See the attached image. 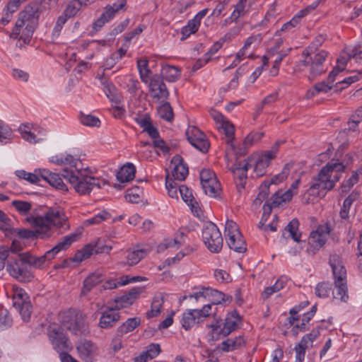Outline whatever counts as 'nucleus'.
Instances as JSON below:
<instances>
[{"mask_svg":"<svg viewBox=\"0 0 362 362\" xmlns=\"http://www.w3.org/2000/svg\"><path fill=\"white\" fill-rule=\"evenodd\" d=\"M52 160L57 165L69 164L76 168L75 170L64 168L62 175L80 195L90 194L94 187L100 189L107 185L105 180L86 174L88 168L84 170L78 168V160L71 155H67L64 158H59L57 156L53 157Z\"/></svg>","mask_w":362,"mask_h":362,"instance_id":"obj_1","label":"nucleus"},{"mask_svg":"<svg viewBox=\"0 0 362 362\" xmlns=\"http://www.w3.org/2000/svg\"><path fill=\"white\" fill-rule=\"evenodd\" d=\"M346 166L339 162L330 161L323 166L312 183L307 192L314 197H323L324 191L332 189L340 178Z\"/></svg>","mask_w":362,"mask_h":362,"instance_id":"obj_2","label":"nucleus"},{"mask_svg":"<svg viewBox=\"0 0 362 362\" xmlns=\"http://www.w3.org/2000/svg\"><path fill=\"white\" fill-rule=\"evenodd\" d=\"M25 221L30 226L40 227V233L47 238L52 235L51 226L64 230L70 228L69 218L64 210L59 207L49 208L44 216L28 215L25 217Z\"/></svg>","mask_w":362,"mask_h":362,"instance_id":"obj_3","label":"nucleus"},{"mask_svg":"<svg viewBox=\"0 0 362 362\" xmlns=\"http://www.w3.org/2000/svg\"><path fill=\"white\" fill-rule=\"evenodd\" d=\"M327 56L328 52L325 50H320L318 52L303 50L302 52L303 59L297 63L295 70L303 71L305 69L308 68L310 74L308 78L310 81H313L327 71L325 62Z\"/></svg>","mask_w":362,"mask_h":362,"instance_id":"obj_4","label":"nucleus"},{"mask_svg":"<svg viewBox=\"0 0 362 362\" xmlns=\"http://www.w3.org/2000/svg\"><path fill=\"white\" fill-rule=\"evenodd\" d=\"M329 260L332 269L336 289L333 293L334 298L340 300L341 302H346L349 299L346 285V270L339 255L336 254L331 255Z\"/></svg>","mask_w":362,"mask_h":362,"instance_id":"obj_5","label":"nucleus"},{"mask_svg":"<svg viewBox=\"0 0 362 362\" xmlns=\"http://www.w3.org/2000/svg\"><path fill=\"white\" fill-rule=\"evenodd\" d=\"M47 334L53 349L58 353L66 352L72 349L71 341L59 325L57 323L49 325L47 328Z\"/></svg>","mask_w":362,"mask_h":362,"instance_id":"obj_6","label":"nucleus"},{"mask_svg":"<svg viewBox=\"0 0 362 362\" xmlns=\"http://www.w3.org/2000/svg\"><path fill=\"white\" fill-rule=\"evenodd\" d=\"M202 238L206 247L214 253H218L223 245V239L218 227L212 222L204 224Z\"/></svg>","mask_w":362,"mask_h":362,"instance_id":"obj_7","label":"nucleus"},{"mask_svg":"<svg viewBox=\"0 0 362 362\" xmlns=\"http://www.w3.org/2000/svg\"><path fill=\"white\" fill-rule=\"evenodd\" d=\"M211 315V304H206L201 309H187L181 320L182 327L185 330H189L196 325L204 321Z\"/></svg>","mask_w":362,"mask_h":362,"instance_id":"obj_8","label":"nucleus"},{"mask_svg":"<svg viewBox=\"0 0 362 362\" xmlns=\"http://www.w3.org/2000/svg\"><path fill=\"white\" fill-rule=\"evenodd\" d=\"M226 243L230 250L237 252H245L247 250L246 243L235 222L228 220L225 227Z\"/></svg>","mask_w":362,"mask_h":362,"instance_id":"obj_9","label":"nucleus"},{"mask_svg":"<svg viewBox=\"0 0 362 362\" xmlns=\"http://www.w3.org/2000/svg\"><path fill=\"white\" fill-rule=\"evenodd\" d=\"M61 324L74 334H78L84 324L85 315L80 311L69 309L62 311L59 315Z\"/></svg>","mask_w":362,"mask_h":362,"instance_id":"obj_10","label":"nucleus"},{"mask_svg":"<svg viewBox=\"0 0 362 362\" xmlns=\"http://www.w3.org/2000/svg\"><path fill=\"white\" fill-rule=\"evenodd\" d=\"M281 143L280 141H276L270 150L266 151L257 158L250 157L252 159V163H254L251 168L254 167V172L257 177L264 175L266 168L269 165L271 160L276 158Z\"/></svg>","mask_w":362,"mask_h":362,"instance_id":"obj_11","label":"nucleus"},{"mask_svg":"<svg viewBox=\"0 0 362 362\" xmlns=\"http://www.w3.org/2000/svg\"><path fill=\"white\" fill-rule=\"evenodd\" d=\"M28 298L23 289L17 290L13 297V307L19 312L25 322L30 320L32 313V305Z\"/></svg>","mask_w":362,"mask_h":362,"instance_id":"obj_12","label":"nucleus"},{"mask_svg":"<svg viewBox=\"0 0 362 362\" xmlns=\"http://www.w3.org/2000/svg\"><path fill=\"white\" fill-rule=\"evenodd\" d=\"M252 159L250 158H247L243 160H236L230 168L234 175V180L239 192L245 188L247 180V171L251 168V165L254 164L253 163H252Z\"/></svg>","mask_w":362,"mask_h":362,"instance_id":"obj_13","label":"nucleus"},{"mask_svg":"<svg viewBox=\"0 0 362 362\" xmlns=\"http://www.w3.org/2000/svg\"><path fill=\"white\" fill-rule=\"evenodd\" d=\"M6 270L11 276L21 282H29L33 278V274L25 268L24 263L20 257L8 260Z\"/></svg>","mask_w":362,"mask_h":362,"instance_id":"obj_14","label":"nucleus"},{"mask_svg":"<svg viewBox=\"0 0 362 362\" xmlns=\"http://www.w3.org/2000/svg\"><path fill=\"white\" fill-rule=\"evenodd\" d=\"M151 96L156 101L167 100L169 91L160 76H153L148 83Z\"/></svg>","mask_w":362,"mask_h":362,"instance_id":"obj_15","label":"nucleus"},{"mask_svg":"<svg viewBox=\"0 0 362 362\" xmlns=\"http://www.w3.org/2000/svg\"><path fill=\"white\" fill-rule=\"evenodd\" d=\"M111 250V246H100L98 245L88 244L81 250H78L75 253L74 256L72 258H71V260L72 262H81L83 260L89 258L94 253H109Z\"/></svg>","mask_w":362,"mask_h":362,"instance_id":"obj_16","label":"nucleus"},{"mask_svg":"<svg viewBox=\"0 0 362 362\" xmlns=\"http://www.w3.org/2000/svg\"><path fill=\"white\" fill-rule=\"evenodd\" d=\"M78 356L85 362H93L98 355V346L90 341L81 340L76 345Z\"/></svg>","mask_w":362,"mask_h":362,"instance_id":"obj_17","label":"nucleus"},{"mask_svg":"<svg viewBox=\"0 0 362 362\" xmlns=\"http://www.w3.org/2000/svg\"><path fill=\"white\" fill-rule=\"evenodd\" d=\"M330 230L327 223L319 226L315 230L311 232L308 238L309 244L316 249L322 247L325 244Z\"/></svg>","mask_w":362,"mask_h":362,"instance_id":"obj_18","label":"nucleus"},{"mask_svg":"<svg viewBox=\"0 0 362 362\" xmlns=\"http://www.w3.org/2000/svg\"><path fill=\"white\" fill-rule=\"evenodd\" d=\"M43 15L42 8L37 4H28L19 13L18 20L21 23H35L42 20L40 16Z\"/></svg>","mask_w":362,"mask_h":362,"instance_id":"obj_19","label":"nucleus"},{"mask_svg":"<svg viewBox=\"0 0 362 362\" xmlns=\"http://www.w3.org/2000/svg\"><path fill=\"white\" fill-rule=\"evenodd\" d=\"M119 313L114 307L107 308L103 313L99 320V327L103 329L112 327L119 320Z\"/></svg>","mask_w":362,"mask_h":362,"instance_id":"obj_20","label":"nucleus"},{"mask_svg":"<svg viewBox=\"0 0 362 362\" xmlns=\"http://www.w3.org/2000/svg\"><path fill=\"white\" fill-rule=\"evenodd\" d=\"M171 164L173 165L172 169V175L175 180L183 181L189 174L188 167L183 163V158L181 156L176 154L171 160Z\"/></svg>","mask_w":362,"mask_h":362,"instance_id":"obj_21","label":"nucleus"},{"mask_svg":"<svg viewBox=\"0 0 362 362\" xmlns=\"http://www.w3.org/2000/svg\"><path fill=\"white\" fill-rule=\"evenodd\" d=\"M241 321V317L236 310L230 313L225 319L223 327L218 331V334L226 337L232 332L235 331L238 323Z\"/></svg>","mask_w":362,"mask_h":362,"instance_id":"obj_22","label":"nucleus"},{"mask_svg":"<svg viewBox=\"0 0 362 362\" xmlns=\"http://www.w3.org/2000/svg\"><path fill=\"white\" fill-rule=\"evenodd\" d=\"M38 172L41 178L51 186L62 191L66 192L68 190L67 187L58 174L52 173L46 169H39Z\"/></svg>","mask_w":362,"mask_h":362,"instance_id":"obj_23","label":"nucleus"},{"mask_svg":"<svg viewBox=\"0 0 362 362\" xmlns=\"http://www.w3.org/2000/svg\"><path fill=\"white\" fill-rule=\"evenodd\" d=\"M147 253L145 249H129L124 252L125 261H121L119 264L124 266H134L144 259Z\"/></svg>","mask_w":362,"mask_h":362,"instance_id":"obj_24","label":"nucleus"},{"mask_svg":"<svg viewBox=\"0 0 362 362\" xmlns=\"http://www.w3.org/2000/svg\"><path fill=\"white\" fill-rule=\"evenodd\" d=\"M263 136V132H252L249 134L244 139L242 146L238 148L235 147V149H233L235 154L238 156L245 155L247 152V149L261 140Z\"/></svg>","mask_w":362,"mask_h":362,"instance_id":"obj_25","label":"nucleus"},{"mask_svg":"<svg viewBox=\"0 0 362 362\" xmlns=\"http://www.w3.org/2000/svg\"><path fill=\"white\" fill-rule=\"evenodd\" d=\"M246 344V340L243 335H239L235 337L227 338L219 345V348L225 352L234 351L244 347Z\"/></svg>","mask_w":362,"mask_h":362,"instance_id":"obj_26","label":"nucleus"},{"mask_svg":"<svg viewBox=\"0 0 362 362\" xmlns=\"http://www.w3.org/2000/svg\"><path fill=\"white\" fill-rule=\"evenodd\" d=\"M139 294L140 291L137 288L131 289L128 293L115 299V305L114 308L119 310L132 305Z\"/></svg>","mask_w":362,"mask_h":362,"instance_id":"obj_27","label":"nucleus"},{"mask_svg":"<svg viewBox=\"0 0 362 362\" xmlns=\"http://www.w3.org/2000/svg\"><path fill=\"white\" fill-rule=\"evenodd\" d=\"M270 214L271 207L268 205H264L262 217L258 225L259 228L264 231L270 230L274 232L276 230L278 216L276 215H274L272 221L269 222L268 219Z\"/></svg>","mask_w":362,"mask_h":362,"instance_id":"obj_28","label":"nucleus"},{"mask_svg":"<svg viewBox=\"0 0 362 362\" xmlns=\"http://www.w3.org/2000/svg\"><path fill=\"white\" fill-rule=\"evenodd\" d=\"M101 80L103 85V90L107 98L116 104L120 103L122 102V95L115 86L112 83L105 80L103 78H102Z\"/></svg>","mask_w":362,"mask_h":362,"instance_id":"obj_29","label":"nucleus"},{"mask_svg":"<svg viewBox=\"0 0 362 362\" xmlns=\"http://www.w3.org/2000/svg\"><path fill=\"white\" fill-rule=\"evenodd\" d=\"M291 199L292 194L290 191L283 192L282 190H279L272 195L271 202H269L267 201L264 205L270 206L272 211V208L279 207L282 203L289 202Z\"/></svg>","mask_w":362,"mask_h":362,"instance_id":"obj_30","label":"nucleus"},{"mask_svg":"<svg viewBox=\"0 0 362 362\" xmlns=\"http://www.w3.org/2000/svg\"><path fill=\"white\" fill-rule=\"evenodd\" d=\"M126 4V0H120L112 6H107L105 11L101 14L98 23H105L112 20L115 14L122 9Z\"/></svg>","mask_w":362,"mask_h":362,"instance_id":"obj_31","label":"nucleus"},{"mask_svg":"<svg viewBox=\"0 0 362 362\" xmlns=\"http://www.w3.org/2000/svg\"><path fill=\"white\" fill-rule=\"evenodd\" d=\"M164 301V296L163 293L156 295L153 298L151 310L146 313V317L149 319L158 316L161 313Z\"/></svg>","mask_w":362,"mask_h":362,"instance_id":"obj_32","label":"nucleus"},{"mask_svg":"<svg viewBox=\"0 0 362 362\" xmlns=\"http://www.w3.org/2000/svg\"><path fill=\"white\" fill-rule=\"evenodd\" d=\"M218 129L225 134L226 143L230 145L233 149H235V146L232 143L235 136L234 125L229 120L226 119L219 124Z\"/></svg>","mask_w":362,"mask_h":362,"instance_id":"obj_33","label":"nucleus"},{"mask_svg":"<svg viewBox=\"0 0 362 362\" xmlns=\"http://www.w3.org/2000/svg\"><path fill=\"white\" fill-rule=\"evenodd\" d=\"M136 169L132 163L123 165L117 173V178L121 182H129L134 178Z\"/></svg>","mask_w":362,"mask_h":362,"instance_id":"obj_34","label":"nucleus"},{"mask_svg":"<svg viewBox=\"0 0 362 362\" xmlns=\"http://www.w3.org/2000/svg\"><path fill=\"white\" fill-rule=\"evenodd\" d=\"M102 281L103 276L100 274L93 273L90 274L83 281L81 295L86 296L95 286Z\"/></svg>","mask_w":362,"mask_h":362,"instance_id":"obj_35","label":"nucleus"},{"mask_svg":"<svg viewBox=\"0 0 362 362\" xmlns=\"http://www.w3.org/2000/svg\"><path fill=\"white\" fill-rule=\"evenodd\" d=\"M141 323V319L139 317H132L127 319L122 325L117 328V335L122 336L130 332H132Z\"/></svg>","mask_w":362,"mask_h":362,"instance_id":"obj_36","label":"nucleus"},{"mask_svg":"<svg viewBox=\"0 0 362 362\" xmlns=\"http://www.w3.org/2000/svg\"><path fill=\"white\" fill-rule=\"evenodd\" d=\"M299 221L297 218L292 219L288 225L285 227V232L283 235L285 236L286 233H288L294 241L299 243L300 241L301 233L298 231Z\"/></svg>","mask_w":362,"mask_h":362,"instance_id":"obj_37","label":"nucleus"},{"mask_svg":"<svg viewBox=\"0 0 362 362\" xmlns=\"http://www.w3.org/2000/svg\"><path fill=\"white\" fill-rule=\"evenodd\" d=\"M19 257L24 264H27L35 268H40L45 263L42 255L40 257H35L30 252L21 253L19 255Z\"/></svg>","mask_w":362,"mask_h":362,"instance_id":"obj_38","label":"nucleus"},{"mask_svg":"<svg viewBox=\"0 0 362 362\" xmlns=\"http://www.w3.org/2000/svg\"><path fill=\"white\" fill-rule=\"evenodd\" d=\"M200 24H187L182 27L180 30H175L174 37H179L180 40L184 41L192 34H194L199 30Z\"/></svg>","mask_w":362,"mask_h":362,"instance_id":"obj_39","label":"nucleus"},{"mask_svg":"<svg viewBox=\"0 0 362 362\" xmlns=\"http://www.w3.org/2000/svg\"><path fill=\"white\" fill-rule=\"evenodd\" d=\"M204 192L211 197H217L221 192V185L217 178L202 185Z\"/></svg>","mask_w":362,"mask_h":362,"instance_id":"obj_40","label":"nucleus"},{"mask_svg":"<svg viewBox=\"0 0 362 362\" xmlns=\"http://www.w3.org/2000/svg\"><path fill=\"white\" fill-rule=\"evenodd\" d=\"M209 293L208 300L211 303L212 305H219L222 303H225L226 301H230L232 300L231 296H227L222 292L218 291V290L213 289L210 288Z\"/></svg>","mask_w":362,"mask_h":362,"instance_id":"obj_41","label":"nucleus"},{"mask_svg":"<svg viewBox=\"0 0 362 362\" xmlns=\"http://www.w3.org/2000/svg\"><path fill=\"white\" fill-rule=\"evenodd\" d=\"M137 67L140 78L142 82L148 83L152 77H151V71L148 69V62L147 59H139L137 61Z\"/></svg>","mask_w":362,"mask_h":362,"instance_id":"obj_42","label":"nucleus"},{"mask_svg":"<svg viewBox=\"0 0 362 362\" xmlns=\"http://www.w3.org/2000/svg\"><path fill=\"white\" fill-rule=\"evenodd\" d=\"M35 228V230H32L30 229H17L16 233L17 235L23 238V239H34L35 238H40L42 239L47 238L46 236H44L42 233H40V227L39 226H32Z\"/></svg>","mask_w":362,"mask_h":362,"instance_id":"obj_43","label":"nucleus"},{"mask_svg":"<svg viewBox=\"0 0 362 362\" xmlns=\"http://www.w3.org/2000/svg\"><path fill=\"white\" fill-rule=\"evenodd\" d=\"M161 74L166 81L174 82L180 78V71L176 66L167 65L163 67Z\"/></svg>","mask_w":362,"mask_h":362,"instance_id":"obj_44","label":"nucleus"},{"mask_svg":"<svg viewBox=\"0 0 362 362\" xmlns=\"http://www.w3.org/2000/svg\"><path fill=\"white\" fill-rule=\"evenodd\" d=\"M76 1L68 4L62 15L59 16L57 23H66L69 18L74 17L79 10V7L75 4Z\"/></svg>","mask_w":362,"mask_h":362,"instance_id":"obj_45","label":"nucleus"},{"mask_svg":"<svg viewBox=\"0 0 362 362\" xmlns=\"http://www.w3.org/2000/svg\"><path fill=\"white\" fill-rule=\"evenodd\" d=\"M16 175L20 179L25 180L32 184H37L42 179L38 170H35L34 173H28L23 170H16Z\"/></svg>","mask_w":362,"mask_h":362,"instance_id":"obj_46","label":"nucleus"},{"mask_svg":"<svg viewBox=\"0 0 362 362\" xmlns=\"http://www.w3.org/2000/svg\"><path fill=\"white\" fill-rule=\"evenodd\" d=\"M158 113L162 119L168 122H172L173 120L174 114L173 108L170 104L168 102H165L158 107Z\"/></svg>","mask_w":362,"mask_h":362,"instance_id":"obj_47","label":"nucleus"},{"mask_svg":"<svg viewBox=\"0 0 362 362\" xmlns=\"http://www.w3.org/2000/svg\"><path fill=\"white\" fill-rule=\"evenodd\" d=\"M81 233H71L68 235L64 236L62 240L59 242L56 246L59 248L60 251L66 250L68 249L71 245L76 241L80 236Z\"/></svg>","mask_w":362,"mask_h":362,"instance_id":"obj_48","label":"nucleus"},{"mask_svg":"<svg viewBox=\"0 0 362 362\" xmlns=\"http://www.w3.org/2000/svg\"><path fill=\"white\" fill-rule=\"evenodd\" d=\"M81 233H71L68 235L64 236L62 240L59 242L56 246L59 248L60 251L66 250L68 249L71 245L76 241L80 236Z\"/></svg>","mask_w":362,"mask_h":362,"instance_id":"obj_49","label":"nucleus"},{"mask_svg":"<svg viewBox=\"0 0 362 362\" xmlns=\"http://www.w3.org/2000/svg\"><path fill=\"white\" fill-rule=\"evenodd\" d=\"M286 283V281L284 279V278H279L273 286H268L264 288V291L262 293L263 297L267 298L273 293L281 290L284 288Z\"/></svg>","mask_w":362,"mask_h":362,"instance_id":"obj_50","label":"nucleus"},{"mask_svg":"<svg viewBox=\"0 0 362 362\" xmlns=\"http://www.w3.org/2000/svg\"><path fill=\"white\" fill-rule=\"evenodd\" d=\"M252 45V42L247 39L242 49L236 54V59L233 62V63L231 65L226 68L224 71H226L229 69L235 66L242 59H244L245 57H250L252 54L250 53L247 54V50Z\"/></svg>","mask_w":362,"mask_h":362,"instance_id":"obj_51","label":"nucleus"},{"mask_svg":"<svg viewBox=\"0 0 362 362\" xmlns=\"http://www.w3.org/2000/svg\"><path fill=\"white\" fill-rule=\"evenodd\" d=\"M293 166V163H286L284 166L281 172L279 174L274 176L272 178V180L270 181H269V183H270V185H272V184L278 185V184L281 183V182H283L284 180H285L287 178L288 175H289L290 170Z\"/></svg>","mask_w":362,"mask_h":362,"instance_id":"obj_52","label":"nucleus"},{"mask_svg":"<svg viewBox=\"0 0 362 362\" xmlns=\"http://www.w3.org/2000/svg\"><path fill=\"white\" fill-rule=\"evenodd\" d=\"M129 283V276H123L120 278V281L115 279H108L102 286L104 290L113 289L119 286H124Z\"/></svg>","mask_w":362,"mask_h":362,"instance_id":"obj_53","label":"nucleus"},{"mask_svg":"<svg viewBox=\"0 0 362 362\" xmlns=\"http://www.w3.org/2000/svg\"><path fill=\"white\" fill-rule=\"evenodd\" d=\"M21 28L20 41L22 40L23 44L29 43L35 30L34 25L25 24V25L21 26Z\"/></svg>","mask_w":362,"mask_h":362,"instance_id":"obj_54","label":"nucleus"},{"mask_svg":"<svg viewBox=\"0 0 362 362\" xmlns=\"http://www.w3.org/2000/svg\"><path fill=\"white\" fill-rule=\"evenodd\" d=\"M270 186V183H269V181H264L259 187V192L256 197V199L254 200V204L256 205H259L262 204V202L268 197L269 195V188Z\"/></svg>","mask_w":362,"mask_h":362,"instance_id":"obj_55","label":"nucleus"},{"mask_svg":"<svg viewBox=\"0 0 362 362\" xmlns=\"http://www.w3.org/2000/svg\"><path fill=\"white\" fill-rule=\"evenodd\" d=\"M349 56L354 63L359 66H362V45H356L350 49Z\"/></svg>","mask_w":362,"mask_h":362,"instance_id":"obj_56","label":"nucleus"},{"mask_svg":"<svg viewBox=\"0 0 362 362\" xmlns=\"http://www.w3.org/2000/svg\"><path fill=\"white\" fill-rule=\"evenodd\" d=\"M110 218V214L106 211H102L95 216L88 218L85 221L84 224L86 226L99 224L103 221H105Z\"/></svg>","mask_w":362,"mask_h":362,"instance_id":"obj_57","label":"nucleus"},{"mask_svg":"<svg viewBox=\"0 0 362 362\" xmlns=\"http://www.w3.org/2000/svg\"><path fill=\"white\" fill-rule=\"evenodd\" d=\"M80 120L83 125L88 127H99L100 126V120L99 118L92 115L81 114Z\"/></svg>","mask_w":362,"mask_h":362,"instance_id":"obj_58","label":"nucleus"},{"mask_svg":"<svg viewBox=\"0 0 362 362\" xmlns=\"http://www.w3.org/2000/svg\"><path fill=\"white\" fill-rule=\"evenodd\" d=\"M332 290V286L329 283L322 282L317 285L315 294L320 298H326Z\"/></svg>","mask_w":362,"mask_h":362,"instance_id":"obj_59","label":"nucleus"},{"mask_svg":"<svg viewBox=\"0 0 362 362\" xmlns=\"http://www.w3.org/2000/svg\"><path fill=\"white\" fill-rule=\"evenodd\" d=\"M190 144L202 153H206L210 146L209 141L206 136H204V138H199L197 140L192 139V143Z\"/></svg>","mask_w":362,"mask_h":362,"instance_id":"obj_60","label":"nucleus"},{"mask_svg":"<svg viewBox=\"0 0 362 362\" xmlns=\"http://www.w3.org/2000/svg\"><path fill=\"white\" fill-rule=\"evenodd\" d=\"M12 206L21 214H27L32 207L30 202L21 200L13 201Z\"/></svg>","mask_w":362,"mask_h":362,"instance_id":"obj_61","label":"nucleus"},{"mask_svg":"<svg viewBox=\"0 0 362 362\" xmlns=\"http://www.w3.org/2000/svg\"><path fill=\"white\" fill-rule=\"evenodd\" d=\"M359 178L353 173L352 175L346 181H344L341 187V193L346 194L358 182Z\"/></svg>","mask_w":362,"mask_h":362,"instance_id":"obj_62","label":"nucleus"},{"mask_svg":"<svg viewBox=\"0 0 362 362\" xmlns=\"http://www.w3.org/2000/svg\"><path fill=\"white\" fill-rule=\"evenodd\" d=\"M204 136L206 135L195 127H189L186 132V136L189 143H192V139L197 140L204 138Z\"/></svg>","mask_w":362,"mask_h":362,"instance_id":"obj_63","label":"nucleus"},{"mask_svg":"<svg viewBox=\"0 0 362 362\" xmlns=\"http://www.w3.org/2000/svg\"><path fill=\"white\" fill-rule=\"evenodd\" d=\"M349 50L350 49L349 48L346 50L343 51L337 59V68L340 71H343L344 69V66L348 62H350L351 63L353 62L349 56Z\"/></svg>","mask_w":362,"mask_h":362,"instance_id":"obj_64","label":"nucleus"}]
</instances>
